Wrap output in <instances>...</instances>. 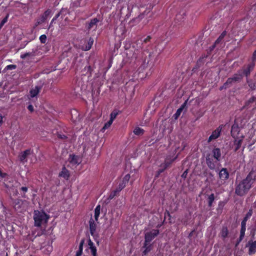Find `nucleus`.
Here are the masks:
<instances>
[{"mask_svg": "<svg viewBox=\"0 0 256 256\" xmlns=\"http://www.w3.org/2000/svg\"><path fill=\"white\" fill-rule=\"evenodd\" d=\"M49 218V216L45 212L35 210L34 216V226L40 227L42 224H46Z\"/></svg>", "mask_w": 256, "mask_h": 256, "instance_id": "nucleus-2", "label": "nucleus"}, {"mask_svg": "<svg viewBox=\"0 0 256 256\" xmlns=\"http://www.w3.org/2000/svg\"><path fill=\"white\" fill-rule=\"evenodd\" d=\"M84 244V239H82L79 244L78 250L76 251L75 256H80L82 254L83 246Z\"/></svg>", "mask_w": 256, "mask_h": 256, "instance_id": "nucleus-24", "label": "nucleus"}, {"mask_svg": "<svg viewBox=\"0 0 256 256\" xmlns=\"http://www.w3.org/2000/svg\"><path fill=\"white\" fill-rule=\"evenodd\" d=\"M212 156L213 158H215L216 160H218L219 162L221 160V150L220 148H214L212 150Z\"/></svg>", "mask_w": 256, "mask_h": 256, "instance_id": "nucleus-13", "label": "nucleus"}, {"mask_svg": "<svg viewBox=\"0 0 256 256\" xmlns=\"http://www.w3.org/2000/svg\"><path fill=\"white\" fill-rule=\"evenodd\" d=\"M240 132V128L238 123L235 120L231 128L230 134L233 138H237Z\"/></svg>", "mask_w": 256, "mask_h": 256, "instance_id": "nucleus-8", "label": "nucleus"}, {"mask_svg": "<svg viewBox=\"0 0 256 256\" xmlns=\"http://www.w3.org/2000/svg\"><path fill=\"white\" fill-rule=\"evenodd\" d=\"M92 67L90 66H85L84 68L83 69V72H85L84 74H89V76H92Z\"/></svg>", "mask_w": 256, "mask_h": 256, "instance_id": "nucleus-35", "label": "nucleus"}, {"mask_svg": "<svg viewBox=\"0 0 256 256\" xmlns=\"http://www.w3.org/2000/svg\"><path fill=\"white\" fill-rule=\"evenodd\" d=\"M228 87L227 86H225V82L224 84L220 87V90H222L223 89H226Z\"/></svg>", "mask_w": 256, "mask_h": 256, "instance_id": "nucleus-63", "label": "nucleus"}, {"mask_svg": "<svg viewBox=\"0 0 256 256\" xmlns=\"http://www.w3.org/2000/svg\"><path fill=\"white\" fill-rule=\"evenodd\" d=\"M208 57V54H204L198 60L195 66L193 68L192 71L194 72L196 70L203 66L205 62L206 58Z\"/></svg>", "mask_w": 256, "mask_h": 256, "instance_id": "nucleus-9", "label": "nucleus"}, {"mask_svg": "<svg viewBox=\"0 0 256 256\" xmlns=\"http://www.w3.org/2000/svg\"><path fill=\"white\" fill-rule=\"evenodd\" d=\"M255 100H256V98L254 96H252L245 102L244 105L243 106V108H248L250 104L254 102Z\"/></svg>", "mask_w": 256, "mask_h": 256, "instance_id": "nucleus-30", "label": "nucleus"}, {"mask_svg": "<svg viewBox=\"0 0 256 256\" xmlns=\"http://www.w3.org/2000/svg\"><path fill=\"white\" fill-rule=\"evenodd\" d=\"M159 234L160 230L158 229H152L145 234L144 241L146 242H150Z\"/></svg>", "mask_w": 256, "mask_h": 256, "instance_id": "nucleus-5", "label": "nucleus"}, {"mask_svg": "<svg viewBox=\"0 0 256 256\" xmlns=\"http://www.w3.org/2000/svg\"><path fill=\"white\" fill-rule=\"evenodd\" d=\"M144 129L136 127L134 130V133L135 135L136 136H141L144 134Z\"/></svg>", "mask_w": 256, "mask_h": 256, "instance_id": "nucleus-33", "label": "nucleus"}, {"mask_svg": "<svg viewBox=\"0 0 256 256\" xmlns=\"http://www.w3.org/2000/svg\"><path fill=\"white\" fill-rule=\"evenodd\" d=\"M7 176V174L5 172H2V170L0 169V177L1 178H4Z\"/></svg>", "mask_w": 256, "mask_h": 256, "instance_id": "nucleus-58", "label": "nucleus"}, {"mask_svg": "<svg viewBox=\"0 0 256 256\" xmlns=\"http://www.w3.org/2000/svg\"><path fill=\"white\" fill-rule=\"evenodd\" d=\"M254 174V172L252 170L248 174L246 178L240 181L236 186L235 194L239 196L245 195L252 188L256 176Z\"/></svg>", "mask_w": 256, "mask_h": 256, "instance_id": "nucleus-1", "label": "nucleus"}, {"mask_svg": "<svg viewBox=\"0 0 256 256\" xmlns=\"http://www.w3.org/2000/svg\"><path fill=\"white\" fill-rule=\"evenodd\" d=\"M162 168H160L159 169L158 171H157V174L156 175V177H158V176L162 172H163L166 170V168H164V167H162Z\"/></svg>", "mask_w": 256, "mask_h": 256, "instance_id": "nucleus-52", "label": "nucleus"}, {"mask_svg": "<svg viewBox=\"0 0 256 256\" xmlns=\"http://www.w3.org/2000/svg\"><path fill=\"white\" fill-rule=\"evenodd\" d=\"M113 121L110 120L106 123L102 128V129L106 130L112 124Z\"/></svg>", "mask_w": 256, "mask_h": 256, "instance_id": "nucleus-49", "label": "nucleus"}, {"mask_svg": "<svg viewBox=\"0 0 256 256\" xmlns=\"http://www.w3.org/2000/svg\"><path fill=\"white\" fill-rule=\"evenodd\" d=\"M119 192H120L118 191H117V190L116 189L112 191L108 196V200H112L116 196H117Z\"/></svg>", "mask_w": 256, "mask_h": 256, "instance_id": "nucleus-36", "label": "nucleus"}, {"mask_svg": "<svg viewBox=\"0 0 256 256\" xmlns=\"http://www.w3.org/2000/svg\"><path fill=\"white\" fill-rule=\"evenodd\" d=\"M42 88V86H36L32 88L30 92V96L32 98L36 96L41 90Z\"/></svg>", "mask_w": 256, "mask_h": 256, "instance_id": "nucleus-22", "label": "nucleus"}, {"mask_svg": "<svg viewBox=\"0 0 256 256\" xmlns=\"http://www.w3.org/2000/svg\"><path fill=\"white\" fill-rule=\"evenodd\" d=\"M16 68V64H9L8 65L6 68L5 70H14Z\"/></svg>", "mask_w": 256, "mask_h": 256, "instance_id": "nucleus-50", "label": "nucleus"}, {"mask_svg": "<svg viewBox=\"0 0 256 256\" xmlns=\"http://www.w3.org/2000/svg\"><path fill=\"white\" fill-rule=\"evenodd\" d=\"M90 231V234L94 238V232L96 228V224L95 223L94 220L91 218L89 220Z\"/></svg>", "mask_w": 256, "mask_h": 256, "instance_id": "nucleus-15", "label": "nucleus"}, {"mask_svg": "<svg viewBox=\"0 0 256 256\" xmlns=\"http://www.w3.org/2000/svg\"><path fill=\"white\" fill-rule=\"evenodd\" d=\"M246 222L247 221L242 220L241 222V227L246 228Z\"/></svg>", "mask_w": 256, "mask_h": 256, "instance_id": "nucleus-61", "label": "nucleus"}, {"mask_svg": "<svg viewBox=\"0 0 256 256\" xmlns=\"http://www.w3.org/2000/svg\"><path fill=\"white\" fill-rule=\"evenodd\" d=\"M152 248L153 246L152 244H150V242H146V241H144L142 246V248H144L142 252V256L148 254V253L152 250Z\"/></svg>", "mask_w": 256, "mask_h": 256, "instance_id": "nucleus-16", "label": "nucleus"}, {"mask_svg": "<svg viewBox=\"0 0 256 256\" xmlns=\"http://www.w3.org/2000/svg\"><path fill=\"white\" fill-rule=\"evenodd\" d=\"M249 245L248 254L250 255L255 254L256 252V240L249 241L248 242Z\"/></svg>", "mask_w": 256, "mask_h": 256, "instance_id": "nucleus-18", "label": "nucleus"}, {"mask_svg": "<svg viewBox=\"0 0 256 256\" xmlns=\"http://www.w3.org/2000/svg\"><path fill=\"white\" fill-rule=\"evenodd\" d=\"M70 176V172L65 166L62 168V171L59 173L58 176L64 178L68 180Z\"/></svg>", "mask_w": 256, "mask_h": 256, "instance_id": "nucleus-19", "label": "nucleus"}, {"mask_svg": "<svg viewBox=\"0 0 256 256\" xmlns=\"http://www.w3.org/2000/svg\"><path fill=\"white\" fill-rule=\"evenodd\" d=\"M188 173V170H186L184 171V172L182 174V176H181L182 178H186L187 176Z\"/></svg>", "mask_w": 256, "mask_h": 256, "instance_id": "nucleus-56", "label": "nucleus"}, {"mask_svg": "<svg viewBox=\"0 0 256 256\" xmlns=\"http://www.w3.org/2000/svg\"><path fill=\"white\" fill-rule=\"evenodd\" d=\"M57 138L58 139L62 140L64 142H66L68 140V136L62 133H58Z\"/></svg>", "mask_w": 256, "mask_h": 256, "instance_id": "nucleus-37", "label": "nucleus"}, {"mask_svg": "<svg viewBox=\"0 0 256 256\" xmlns=\"http://www.w3.org/2000/svg\"><path fill=\"white\" fill-rule=\"evenodd\" d=\"M206 162L207 166L211 170H214L216 165L219 162L218 160H216L215 158H213L212 154L210 153L206 154Z\"/></svg>", "mask_w": 256, "mask_h": 256, "instance_id": "nucleus-3", "label": "nucleus"}, {"mask_svg": "<svg viewBox=\"0 0 256 256\" xmlns=\"http://www.w3.org/2000/svg\"><path fill=\"white\" fill-rule=\"evenodd\" d=\"M120 113V112L117 110H114L110 114V119L111 120L114 121V120L116 118L117 116Z\"/></svg>", "mask_w": 256, "mask_h": 256, "instance_id": "nucleus-34", "label": "nucleus"}, {"mask_svg": "<svg viewBox=\"0 0 256 256\" xmlns=\"http://www.w3.org/2000/svg\"><path fill=\"white\" fill-rule=\"evenodd\" d=\"M256 50L253 52L252 58H250V62L256 64Z\"/></svg>", "mask_w": 256, "mask_h": 256, "instance_id": "nucleus-44", "label": "nucleus"}, {"mask_svg": "<svg viewBox=\"0 0 256 256\" xmlns=\"http://www.w3.org/2000/svg\"><path fill=\"white\" fill-rule=\"evenodd\" d=\"M166 216H168L170 219L171 218V215L169 211H168V210H166V212H164V218H166Z\"/></svg>", "mask_w": 256, "mask_h": 256, "instance_id": "nucleus-60", "label": "nucleus"}, {"mask_svg": "<svg viewBox=\"0 0 256 256\" xmlns=\"http://www.w3.org/2000/svg\"><path fill=\"white\" fill-rule=\"evenodd\" d=\"M234 82L232 79L230 78H229L227 79L226 81L225 82V86H227L228 88L230 87L232 84Z\"/></svg>", "mask_w": 256, "mask_h": 256, "instance_id": "nucleus-48", "label": "nucleus"}, {"mask_svg": "<svg viewBox=\"0 0 256 256\" xmlns=\"http://www.w3.org/2000/svg\"><path fill=\"white\" fill-rule=\"evenodd\" d=\"M165 220H166V218H164V220L163 222L160 224H158L156 226V228H157V229L160 228L164 224Z\"/></svg>", "mask_w": 256, "mask_h": 256, "instance_id": "nucleus-59", "label": "nucleus"}, {"mask_svg": "<svg viewBox=\"0 0 256 256\" xmlns=\"http://www.w3.org/2000/svg\"><path fill=\"white\" fill-rule=\"evenodd\" d=\"M245 236V232H240V236L242 238H244Z\"/></svg>", "mask_w": 256, "mask_h": 256, "instance_id": "nucleus-64", "label": "nucleus"}, {"mask_svg": "<svg viewBox=\"0 0 256 256\" xmlns=\"http://www.w3.org/2000/svg\"><path fill=\"white\" fill-rule=\"evenodd\" d=\"M178 158V155L174 157L171 158L170 156H167L164 160V162L160 164V167H164V168H167L170 167L172 164Z\"/></svg>", "mask_w": 256, "mask_h": 256, "instance_id": "nucleus-12", "label": "nucleus"}, {"mask_svg": "<svg viewBox=\"0 0 256 256\" xmlns=\"http://www.w3.org/2000/svg\"><path fill=\"white\" fill-rule=\"evenodd\" d=\"M90 39L89 42H88V45L86 46V48H85V50H88L90 49L92 46L93 44V40H90Z\"/></svg>", "mask_w": 256, "mask_h": 256, "instance_id": "nucleus-51", "label": "nucleus"}, {"mask_svg": "<svg viewBox=\"0 0 256 256\" xmlns=\"http://www.w3.org/2000/svg\"><path fill=\"white\" fill-rule=\"evenodd\" d=\"M99 22V20L97 19V18H94L91 20L90 22L88 24V28L90 30L94 27V26H96L97 22Z\"/></svg>", "mask_w": 256, "mask_h": 256, "instance_id": "nucleus-32", "label": "nucleus"}, {"mask_svg": "<svg viewBox=\"0 0 256 256\" xmlns=\"http://www.w3.org/2000/svg\"><path fill=\"white\" fill-rule=\"evenodd\" d=\"M20 194H21L22 197L24 198H28L26 193L28 192V188L26 186H22L19 189Z\"/></svg>", "mask_w": 256, "mask_h": 256, "instance_id": "nucleus-25", "label": "nucleus"}, {"mask_svg": "<svg viewBox=\"0 0 256 256\" xmlns=\"http://www.w3.org/2000/svg\"><path fill=\"white\" fill-rule=\"evenodd\" d=\"M126 32V29L124 24L121 23L120 25L115 28V34L120 37H124Z\"/></svg>", "mask_w": 256, "mask_h": 256, "instance_id": "nucleus-11", "label": "nucleus"}, {"mask_svg": "<svg viewBox=\"0 0 256 256\" xmlns=\"http://www.w3.org/2000/svg\"><path fill=\"white\" fill-rule=\"evenodd\" d=\"M47 40V37L46 34H42L40 37V40L42 44H46Z\"/></svg>", "mask_w": 256, "mask_h": 256, "instance_id": "nucleus-46", "label": "nucleus"}, {"mask_svg": "<svg viewBox=\"0 0 256 256\" xmlns=\"http://www.w3.org/2000/svg\"><path fill=\"white\" fill-rule=\"evenodd\" d=\"M88 245L92 256H98L96 248L90 238L88 240Z\"/></svg>", "mask_w": 256, "mask_h": 256, "instance_id": "nucleus-17", "label": "nucleus"}, {"mask_svg": "<svg viewBox=\"0 0 256 256\" xmlns=\"http://www.w3.org/2000/svg\"><path fill=\"white\" fill-rule=\"evenodd\" d=\"M244 135L241 136L240 139H238V137L234 138V152H237L241 147L243 139L244 138Z\"/></svg>", "mask_w": 256, "mask_h": 256, "instance_id": "nucleus-10", "label": "nucleus"}, {"mask_svg": "<svg viewBox=\"0 0 256 256\" xmlns=\"http://www.w3.org/2000/svg\"><path fill=\"white\" fill-rule=\"evenodd\" d=\"M28 109L30 112H34V107L32 106V104H29L28 106Z\"/></svg>", "mask_w": 256, "mask_h": 256, "instance_id": "nucleus-62", "label": "nucleus"}, {"mask_svg": "<svg viewBox=\"0 0 256 256\" xmlns=\"http://www.w3.org/2000/svg\"><path fill=\"white\" fill-rule=\"evenodd\" d=\"M188 99H187L179 108L180 109H181L182 110H183L184 108L186 106L187 103H188Z\"/></svg>", "mask_w": 256, "mask_h": 256, "instance_id": "nucleus-54", "label": "nucleus"}, {"mask_svg": "<svg viewBox=\"0 0 256 256\" xmlns=\"http://www.w3.org/2000/svg\"><path fill=\"white\" fill-rule=\"evenodd\" d=\"M45 18L46 17H42V19L40 20H38L36 24V26H38V25L40 24L42 22H44L46 20Z\"/></svg>", "mask_w": 256, "mask_h": 256, "instance_id": "nucleus-55", "label": "nucleus"}, {"mask_svg": "<svg viewBox=\"0 0 256 256\" xmlns=\"http://www.w3.org/2000/svg\"><path fill=\"white\" fill-rule=\"evenodd\" d=\"M32 152L33 150L28 148L20 153L18 158L20 162L22 164H24L26 162H28V156L30 155L32 153Z\"/></svg>", "mask_w": 256, "mask_h": 256, "instance_id": "nucleus-7", "label": "nucleus"}, {"mask_svg": "<svg viewBox=\"0 0 256 256\" xmlns=\"http://www.w3.org/2000/svg\"><path fill=\"white\" fill-rule=\"evenodd\" d=\"M224 125H220L215 130H214L212 134L209 136L208 140V142H210L212 141L217 139L221 134L222 128Z\"/></svg>", "mask_w": 256, "mask_h": 256, "instance_id": "nucleus-6", "label": "nucleus"}, {"mask_svg": "<svg viewBox=\"0 0 256 256\" xmlns=\"http://www.w3.org/2000/svg\"><path fill=\"white\" fill-rule=\"evenodd\" d=\"M242 74H240V71H238L237 73L234 74V76L230 78L232 79V80L234 82H240L242 79Z\"/></svg>", "mask_w": 256, "mask_h": 256, "instance_id": "nucleus-23", "label": "nucleus"}, {"mask_svg": "<svg viewBox=\"0 0 256 256\" xmlns=\"http://www.w3.org/2000/svg\"><path fill=\"white\" fill-rule=\"evenodd\" d=\"M152 37L150 36H147L146 38L144 39L141 38L136 41V44H140L139 48H144V44H147L148 42L150 41Z\"/></svg>", "mask_w": 256, "mask_h": 256, "instance_id": "nucleus-21", "label": "nucleus"}, {"mask_svg": "<svg viewBox=\"0 0 256 256\" xmlns=\"http://www.w3.org/2000/svg\"><path fill=\"white\" fill-rule=\"evenodd\" d=\"M252 209L249 210L248 212L246 214L245 216L243 218L244 220L247 221L252 216Z\"/></svg>", "mask_w": 256, "mask_h": 256, "instance_id": "nucleus-41", "label": "nucleus"}, {"mask_svg": "<svg viewBox=\"0 0 256 256\" xmlns=\"http://www.w3.org/2000/svg\"><path fill=\"white\" fill-rule=\"evenodd\" d=\"M13 200L14 208L15 210L19 211L21 208V206L23 204L24 201L20 198H17Z\"/></svg>", "mask_w": 256, "mask_h": 256, "instance_id": "nucleus-20", "label": "nucleus"}, {"mask_svg": "<svg viewBox=\"0 0 256 256\" xmlns=\"http://www.w3.org/2000/svg\"><path fill=\"white\" fill-rule=\"evenodd\" d=\"M67 11L65 9H62L61 11L56 14V16H60V14L63 16V15H66L67 14Z\"/></svg>", "mask_w": 256, "mask_h": 256, "instance_id": "nucleus-53", "label": "nucleus"}, {"mask_svg": "<svg viewBox=\"0 0 256 256\" xmlns=\"http://www.w3.org/2000/svg\"><path fill=\"white\" fill-rule=\"evenodd\" d=\"M52 14H53L50 10H48L44 12L45 16H48L49 15Z\"/></svg>", "mask_w": 256, "mask_h": 256, "instance_id": "nucleus-57", "label": "nucleus"}, {"mask_svg": "<svg viewBox=\"0 0 256 256\" xmlns=\"http://www.w3.org/2000/svg\"><path fill=\"white\" fill-rule=\"evenodd\" d=\"M227 32L225 30L222 32V33L220 34L218 38L215 41L216 44H218L220 42H222L224 38L226 35Z\"/></svg>", "mask_w": 256, "mask_h": 256, "instance_id": "nucleus-27", "label": "nucleus"}, {"mask_svg": "<svg viewBox=\"0 0 256 256\" xmlns=\"http://www.w3.org/2000/svg\"><path fill=\"white\" fill-rule=\"evenodd\" d=\"M218 44H216V42H214V44L211 46H210V48H208V49L207 50V54L208 56H210L212 52L214 50L216 46Z\"/></svg>", "mask_w": 256, "mask_h": 256, "instance_id": "nucleus-39", "label": "nucleus"}, {"mask_svg": "<svg viewBox=\"0 0 256 256\" xmlns=\"http://www.w3.org/2000/svg\"><path fill=\"white\" fill-rule=\"evenodd\" d=\"M250 235L254 237L256 235V222L254 226H252L250 228Z\"/></svg>", "mask_w": 256, "mask_h": 256, "instance_id": "nucleus-40", "label": "nucleus"}, {"mask_svg": "<svg viewBox=\"0 0 256 256\" xmlns=\"http://www.w3.org/2000/svg\"><path fill=\"white\" fill-rule=\"evenodd\" d=\"M182 112V110L181 109H180L178 108L176 112L174 115V119H177L180 116Z\"/></svg>", "mask_w": 256, "mask_h": 256, "instance_id": "nucleus-47", "label": "nucleus"}, {"mask_svg": "<svg viewBox=\"0 0 256 256\" xmlns=\"http://www.w3.org/2000/svg\"><path fill=\"white\" fill-rule=\"evenodd\" d=\"M100 206L98 205L94 209V220L96 221H98L100 214Z\"/></svg>", "mask_w": 256, "mask_h": 256, "instance_id": "nucleus-28", "label": "nucleus"}, {"mask_svg": "<svg viewBox=\"0 0 256 256\" xmlns=\"http://www.w3.org/2000/svg\"><path fill=\"white\" fill-rule=\"evenodd\" d=\"M246 82L252 90H256V83L254 82L252 79L247 78Z\"/></svg>", "mask_w": 256, "mask_h": 256, "instance_id": "nucleus-29", "label": "nucleus"}, {"mask_svg": "<svg viewBox=\"0 0 256 256\" xmlns=\"http://www.w3.org/2000/svg\"><path fill=\"white\" fill-rule=\"evenodd\" d=\"M70 162L74 164L78 163L77 156L75 155H70Z\"/></svg>", "mask_w": 256, "mask_h": 256, "instance_id": "nucleus-38", "label": "nucleus"}, {"mask_svg": "<svg viewBox=\"0 0 256 256\" xmlns=\"http://www.w3.org/2000/svg\"><path fill=\"white\" fill-rule=\"evenodd\" d=\"M130 178V174H126L124 178H123L122 181L121 182L123 184H124L126 186V184L128 183L129 180Z\"/></svg>", "mask_w": 256, "mask_h": 256, "instance_id": "nucleus-42", "label": "nucleus"}, {"mask_svg": "<svg viewBox=\"0 0 256 256\" xmlns=\"http://www.w3.org/2000/svg\"><path fill=\"white\" fill-rule=\"evenodd\" d=\"M219 178L222 180H226L229 178V172L226 168H222L218 173Z\"/></svg>", "mask_w": 256, "mask_h": 256, "instance_id": "nucleus-14", "label": "nucleus"}, {"mask_svg": "<svg viewBox=\"0 0 256 256\" xmlns=\"http://www.w3.org/2000/svg\"><path fill=\"white\" fill-rule=\"evenodd\" d=\"M215 196L214 194L212 193L210 195H208L206 200L208 203V206L209 208H211L212 206V204L214 200Z\"/></svg>", "mask_w": 256, "mask_h": 256, "instance_id": "nucleus-26", "label": "nucleus"}, {"mask_svg": "<svg viewBox=\"0 0 256 256\" xmlns=\"http://www.w3.org/2000/svg\"><path fill=\"white\" fill-rule=\"evenodd\" d=\"M34 56V54L32 52H26L24 54L20 55V58L22 59H24L28 56Z\"/></svg>", "mask_w": 256, "mask_h": 256, "instance_id": "nucleus-43", "label": "nucleus"}, {"mask_svg": "<svg viewBox=\"0 0 256 256\" xmlns=\"http://www.w3.org/2000/svg\"><path fill=\"white\" fill-rule=\"evenodd\" d=\"M255 66V64L250 62L247 64L244 65L242 69L239 70L238 71H240L242 77L245 76L248 78L250 76V72L254 70Z\"/></svg>", "mask_w": 256, "mask_h": 256, "instance_id": "nucleus-4", "label": "nucleus"}, {"mask_svg": "<svg viewBox=\"0 0 256 256\" xmlns=\"http://www.w3.org/2000/svg\"><path fill=\"white\" fill-rule=\"evenodd\" d=\"M221 236L223 238H226L228 234V230L226 226H223L220 232Z\"/></svg>", "mask_w": 256, "mask_h": 256, "instance_id": "nucleus-31", "label": "nucleus"}, {"mask_svg": "<svg viewBox=\"0 0 256 256\" xmlns=\"http://www.w3.org/2000/svg\"><path fill=\"white\" fill-rule=\"evenodd\" d=\"M126 186L124 184L120 182L118 186L116 188V190H117V191L120 192L122 189H124L126 187Z\"/></svg>", "mask_w": 256, "mask_h": 256, "instance_id": "nucleus-45", "label": "nucleus"}]
</instances>
